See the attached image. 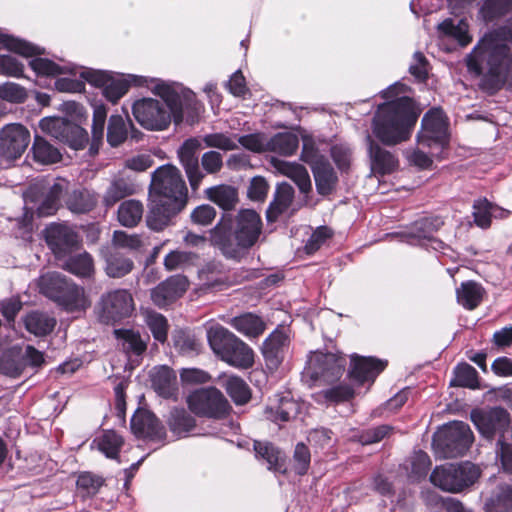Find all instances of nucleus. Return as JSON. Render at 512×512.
<instances>
[{
    "mask_svg": "<svg viewBox=\"0 0 512 512\" xmlns=\"http://www.w3.org/2000/svg\"><path fill=\"white\" fill-rule=\"evenodd\" d=\"M187 404L194 414L215 419L225 417L230 409L227 399L214 387L195 390L188 396Z\"/></svg>",
    "mask_w": 512,
    "mask_h": 512,
    "instance_id": "obj_8",
    "label": "nucleus"
},
{
    "mask_svg": "<svg viewBox=\"0 0 512 512\" xmlns=\"http://www.w3.org/2000/svg\"><path fill=\"white\" fill-rule=\"evenodd\" d=\"M40 127L43 131L61 141L67 140L69 132L73 129L72 125L62 118H45L41 120Z\"/></svg>",
    "mask_w": 512,
    "mask_h": 512,
    "instance_id": "obj_57",
    "label": "nucleus"
},
{
    "mask_svg": "<svg viewBox=\"0 0 512 512\" xmlns=\"http://www.w3.org/2000/svg\"><path fill=\"white\" fill-rule=\"evenodd\" d=\"M131 430L138 438L162 441L166 438V430L160 420L150 411L138 410L131 419Z\"/></svg>",
    "mask_w": 512,
    "mask_h": 512,
    "instance_id": "obj_16",
    "label": "nucleus"
},
{
    "mask_svg": "<svg viewBox=\"0 0 512 512\" xmlns=\"http://www.w3.org/2000/svg\"><path fill=\"white\" fill-rule=\"evenodd\" d=\"M409 477L413 481H418L424 478L431 466V460L427 453L423 451H416L411 456L410 460Z\"/></svg>",
    "mask_w": 512,
    "mask_h": 512,
    "instance_id": "obj_60",
    "label": "nucleus"
},
{
    "mask_svg": "<svg viewBox=\"0 0 512 512\" xmlns=\"http://www.w3.org/2000/svg\"><path fill=\"white\" fill-rule=\"evenodd\" d=\"M294 198V189L288 183H281L277 186L274 199L267 209V219L275 221L280 214L285 212Z\"/></svg>",
    "mask_w": 512,
    "mask_h": 512,
    "instance_id": "obj_34",
    "label": "nucleus"
},
{
    "mask_svg": "<svg viewBox=\"0 0 512 512\" xmlns=\"http://www.w3.org/2000/svg\"><path fill=\"white\" fill-rule=\"evenodd\" d=\"M151 197L167 200V203L185 207L187 203V187L178 168L163 165L152 174Z\"/></svg>",
    "mask_w": 512,
    "mask_h": 512,
    "instance_id": "obj_5",
    "label": "nucleus"
},
{
    "mask_svg": "<svg viewBox=\"0 0 512 512\" xmlns=\"http://www.w3.org/2000/svg\"><path fill=\"white\" fill-rule=\"evenodd\" d=\"M206 336L210 348L220 359L237 337L220 324L209 326L206 330Z\"/></svg>",
    "mask_w": 512,
    "mask_h": 512,
    "instance_id": "obj_29",
    "label": "nucleus"
},
{
    "mask_svg": "<svg viewBox=\"0 0 512 512\" xmlns=\"http://www.w3.org/2000/svg\"><path fill=\"white\" fill-rule=\"evenodd\" d=\"M200 141L196 138H189L178 149L179 160L185 170L190 186L193 190H197L204 173L199 167L197 151L200 149Z\"/></svg>",
    "mask_w": 512,
    "mask_h": 512,
    "instance_id": "obj_15",
    "label": "nucleus"
},
{
    "mask_svg": "<svg viewBox=\"0 0 512 512\" xmlns=\"http://www.w3.org/2000/svg\"><path fill=\"white\" fill-rule=\"evenodd\" d=\"M30 67L37 75L41 76H57L60 74H73L76 75L77 67L71 64L61 66L46 58H34L30 61Z\"/></svg>",
    "mask_w": 512,
    "mask_h": 512,
    "instance_id": "obj_45",
    "label": "nucleus"
},
{
    "mask_svg": "<svg viewBox=\"0 0 512 512\" xmlns=\"http://www.w3.org/2000/svg\"><path fill=\"white\" fill-rule=\"evenodd\" d=\"M497 212L502 214L504 211L485 198L478 199L473 204L474 221L481 228H488L491 224V218L498 216Z\"/></svg>",
    "mask_w": 512,
    "mask_h": 512,
    "instance_id": "obj_51",
    "label": "nucleus"
},
{
    "mask_svg": "<svg viewBox=\"0 0 512 512\" xmlns=\"http://www.w3.org/2000/svg\"><path fill=\"white\" fill-rule=\"evenodd\" d=\"M298 404L290 399L283 397L277 406H268L265 409V415L272 421L287 422L298 413Z\"/></svg>",
    "mask_w": 512,
    "mask_h": 512,
    "instance_id": "obj_49",
    "label": "nucleus"
},
{
    "mask_svg": "<svg viewBox=\"0 0 512 512\" xmlns=\"http://www.w3.org/2000/svg\"><path fill=\"white\" fill-rule=\"evenodd\" d=\"M70 282L58 272H49L40 277L39 289L42 294L57 302Z\"/></svg>",
    "mask_w": 512,
    "mask_h": 512,
    "instance_id": "obj_36",
    "label": "nucleus"
},
{
    "mask_svg": "<svg viewBox=\"0 0 512 512\" xmlns=\"http://www.w3.org/2000/svg\"><path fill=\"white\" fill-rule=\"evenodd\" d=\"M438 30L444 36L457 40L463 47L467 46L472 40L468 32V24L464 20L459 21V23L455 25L453 20L446 19L438 25Z\"/></svg>",
    "mask_w": 512,
    "mask_h": 512,
    "instance_id": "obj_53",
    "label": "nucleus"
},
{
    "mask_svg": "<svg viewBox=\"0 0 512 512\" xmlns=\"http://www.w3.org/2000/svg\"><path fill=\"white\" fill-rule=\"evenodd\" d=\"M157 94L164 103L143 98L137 100L132 107L137 122L148 130H164L171 119L176 125L180 124L186 114L187 121L193 123L202 111V105L197 101L193 91L180 85L162 83L156 86Z\"/></svg>",
    "mask_w": 512,
    "mask_h": 512,
    "instance_id": "obj_1",
    "label": "nucleus"
},
{
    "mask_svg": "<svg viewBox=\"0 0 512 512\" xmlns=\"http://www.w3.org/2000/svg\"><path fill=\"white\" fill-rule=\"evenodd\" d=\"M207 147L217 148L223 151L236 150L238 148L237 136L224 133H211L203 137Z\"/></svg>",
    "mask_w": 512,
    "mask_h": 512,
    "instance_id": "obj_62",
    "label": "nucleus"
},
{
    "mask_svg": "<svg viewBox=\"0 0 512 512\" xmlns=\"http://www.w3.org/2000/svg\"><path fill=\"white\" fill-rule=\"evenodd\" d=\"M127 127L120 115H112L107 129V140L111 146H118L127 138Z\"/></svg>",
    "mask_w": 512,
    "mask_h": 512,
    "instance_id": "obj_59",
    "label": "nucleus"
},
{
    "mask_svg": "<svg viewBox=\"0 0 512 512\" xmlns=\"http://www.w3.org/2000/svg\"><path fill=\"white\" fill-rule=\"evenodd\" d=\"M134 310V301L128 290L117 289L103 294L99 303V318L102 322L114 323L129 317Z\"/></svg>",
    "mask_w": 512,
    "mask_h": 512,
    "instance_id": "obj_10",
    "label": "nucleus"
},
{
    "mask_svg": "<svg viewBox=\"0 0 512 512\" xmlns=\"http://www.w3.org/2000/svg\"><path fill=\"white\" fill-rule=\"evenodd\" d=\"M152 384L155 391L164 398H170L177 391V378L175 372L167 367L161 366L152 374Z\"/></svg>",
    "mask_w": 512,
    "mask_h": 512,
    "instance_id": "obj_32",
    "label": "nucleus"
},
{
    "mask_svg": "<svg viewBox=\"0 0 512 512\" xmlns=\"http://www.w3.org/2000/svg\"><path fill=\"white\" fill-rule=\"evenodd\" d=\"M48 246L57 256L65 254L78 244V235L64 224H51L45 230Z\"/></svg>",
    "mask_w": 512,
    "mask_h": 512,
    "instance_id": "obj_20",
    "label": "nucleus"
},
{
    "mask_svg": "<svg viewBox=\"0 0 512 512\" xmlns=\"http://www.w3.org/2000/svg\"><path fill=\"white\" fill-rule=\"evenodd\" d=\"M167 200H161L151 197V205L146 216L147 226L154 231H162L170 225L172 217L179 213L184 207L177 204L167 203Z\"/></svg>",
    "mask_w": 512,
    "mask_h": 512,
    "instance_id": "obj_19",
    "label": "nucleus"
},
{
    "mask_svg": "<svg viewBox=\"0 0 512 512\" xmlns=\"http://www.w3.org/2000/svg\"><path fill=\"white\" fill-rule=\"evenodd\" d=\"M63 268L79 277H90L94 272V264L91 255L87 252L70 257Z\"/></svg>",
    "mask_w": 512,
    "mask_h": 512,
    "instance_id": "obj_50",
    "label": "nucleus"
},
{
    "mask_svg": "<svg viewBox=\"0 0 512 512\" xmlns=\"http://www.w3.org/2000/svg\"><path fill=\"white\" fill-rule=\"evenodd\" d=\"M187 288V278L182 275H174L151 290V300L156 306L163 308L182 297Z\"/></svg>",
    "mask_w": 512,
    "mask_h": 512,
    "instance_id": "obj_17",
    "label": "nucleus"
},
{
    "mask_svg": "<svg viewBox=\"0 0 512 512\" xmlns=\"http://www.w3.org/2000/svg\"><path fill=\"white\" fill-rule=\"evenodd\" d=\"M262 221L259 214L252 209L240 210L236 216L235 234L242 245L251 248L259 239Z\"/></svg>",
    "mask_w": 512,
    "mask_h": 512,
    "instance_id": "obj_18",
    "label": "nucleus"
},
{
    "mask_svg": "<svg viewBox=\"0 0 512 512\" xmlns=\"http://www.w3.org/2000/svg\"><path fill=\"white\" fill-rule=\"evenodd\" d=\"M200 279L207 289L221 290L228 284L225 266L216 261L207 263L200 271Z\"/></svg>",
    "mask_w": 512,
    "mask_h": 512,
    "instance_id": "obj_31",
    "label": "nucleus"
},
{
    "mask_svg": "<svg viewBox=\"0 0 512 512\" xmlns=\"http://www.w3.org/2000/svg\"><path fill=\"white\" fill-rule=\"evenodd\" d=\"M272 163L277 171L293 180L302 193L307 194L311 191V179L307 169L304 166L295 162H288L277 159H274Z\"/></svg>",
    "mask_w": 512,
    "mask_h": 512,
    "instance_id": "obj_24",
    "label": "nucleus"
},
{
    "mask_svg": "<svg viewBox=\"0 0 512 512\" xmlns=\"http://www.w3.org/2000/svg\"><path fill=\"white\" fill-rule=\"evenodd\" d=\"M386 365V361H382L374 357L351 355L350 375L354 380L361 384L366 381L373 382L385 369Z\"/></svg>",
    "mask_w": 512,
    "mask_h": 512,
    "instance_id": "obj_21",
    "label": "nucleus"
},
{
    "mask_svg": "<svg viewBox=\"0 0 512 512\" xmlns=\"http://www.w3.org/2000/svg\"><path fill=\"white\" fill-rule=\"evenodd\" d=\"M170 432L176 438L190 434L196 426V421L184 408H173L166 419Z\"/></svg>",
    "mask_w": 512,
    "mask_h": 512,
    "instance_id": "obj_28",
    "label": "nucleus"
},
{
    "mask_svg": "<svg viewBox=\"0 0 512 512\" xmlns=\"http://www.w3.org/2000/svg\"><path fill=\"white\" fill-rule=\"evenodd\" d=\"M56 303L71 313L85 311L91 305L84 288L73 282L69 283Z\"/></svg>",
    "mask_w": 512,
    "mask_h": 512,
    "instance_id": "obj_26",
    "label": "nucleus"
},
{
    "mask_svg": "<svg viewBox=\"0 0 512 512\" xmlns=\"http://www.w3.org/2000/svg\"><path fill=\"white\" fill-rule=\"evenodd\" d=\"M136 192L135 185L125 178H118L111 182L103 196V204L112 207L121 199Z\"/></svg>",
    "mask_w": 512,
    "mask_h": 512,
    "instance_id": "obj_44",
    "label": "nucleus"
},
{
    "mask_svg": "<svg viewBox=\"0 0 512 512\" xmlns=\"http://www.w3.org/2000/svg\"><path fill=\"white\" fill-rule=\"evenodd\" d=\"M474 440L467 423L454 421L444 426L433 438V445L444 458H456L465 454Z\"/></svg>",
    "mask_w": 512,
    "mask_h": 512,
    "instance_id": "obj_6",
    "label": "nucleus"
},
{
    "mask_svg": "<svg viewBox=\"0 0 512 512\" xmlns=\"http://www.w3.org/2000/svg\"><path fill=\"white\" fill-rule=\"evenodd\" d=\"M454 379L451 385L476 389L479 387V377L476 369L468 363H461L454 369Z\"/></svg>",
    "mask_w": 512,
    "mask_h": 512,
    "instance_id": "obj_55",
    "label": "nucleus"
},
{
    "mask_svg": "<svg viewBox=\"0 0 512 512\" xmlns=\"http://www.w3.org/2000/svg\"><path fill=\"white\" fill-rule=\"evenodd\" d=\"M104 480L89 472H84L78 476L77 488L84 496H93L102 487Z\"/></svg>",
    "mask_w": 512,
    "mask_h": 512,
    "instance_id": "obj_64",
    "label": "nucleus"
},
{
    "mask_svg": "<svg viewBox=\"0 0 512 512\" xmlns=\"http://www.w3.org/2000/svg\"><path fill=\"white\" fill-rule=\"evenodd\" d=\"M143 212L142 202L136 199L125 200L118 207V221L122 226L133 228L141 221Z\"/></svg>",
    "mask_w": 512,
    "mask_h": 512,
    "instance_id": "obj_41",
    "label": "nucleus"
},
{
    "mask_svg": "<svg viewBox=\"0 0 512 512\" xmlns=\"http://www.w3.org/2000/svg\"><path fill=\"white\" fill-rule=\"evenodd\" d=\"M443 224L444 221L439 216L424 217L413 223L410 235L420 241L427 240L437 244V246H434V248L437 249V247H442L443 243L434 237V233H436Z\"/></svg>",
    "mask_w": 512,
    "mask_h": 512,
    "instance_id": "obj_27",
    "label": "nucleus"
},
{
    "mask_svg": "<svg viewBox=\"0 0 512 512\" xmlns=\"http://www.w3.org/2000/svg\"><path fill=\"white\" fill-rule=\"evenodd\" d=\"M145 320L154 338L161 343L165 342L168 333V323L166 318L160 313L148 311L146 313Z\"/></svg>",
    "mask_w": 512,
    "mask_h": 512,
    "instance_id": "obj_61",
    "label": "nucleus"
},
{
    "mask_svg": "<svg viewBox=\"0 0 512 512\" xmlns=\"http://www.w3.org/2000/svg\"><path fill=\"white\" fill-rule=\"evenodd\" d=\"M407 87L400 83L382 92L387 101L380 104L374 114L372 131L385 145L407 141L420 115L415 101L406 95Z\"/></svg>",
    "mask_w": 512,
    "mask_h": 512,
    "instance_id": "obj_3",
    "label": "nucleus"
},
{
    "mask_svg": "<svg viewBox=\"0 0 512 512\" xmlns=\"http://www.w3.org/2000/svg\"><path fill=\"white\" fill-rule=\"evenodd\" d=\"M66 186L65 181H57L45 191L44 198L37 209L39 216H49L58 210L60 198L66 190Z\"/></svg>",
    "mask_w": 512,
    "mask_h": 512,
    "instance_id": "obj_43",
    "label": "nucleus"
},
{
    "mask_svg": "<svg viewBox=\"0 0 512 512\" xmlns=\"http://www.w3.org/2000/svg\"><path fill=\"white\" fill-rule=\"evenodd\" d=\"M421 131L418 133V145L430 148L432 156L442 154L448 145L447 122L441 109H432L427 112L421 121Z\"/></svg>",
    "mask_w": 512,
    "mask_h": 512,
    "instance_id": "obj_7",
    "label": "nucleus"
},
{
    "mask_svg": "<svg viewBox=\"0 0 512 512\" xmlns=\"http://www.w3.org/2000/svg\"><path fill=\"white\" fill-rule=\"evenodd\" d=\"M312 172L317 192L322 196L331 194L336 187L338 177L329 161L314 166Z\"/></svg>",
    "mask_w": 512,
    "mask_h": 512,
    "instance_id": "obj_33",
    "label": "nucleus"
},
{
    "mask_svg": "<svg viewBox=\"0 0 512 512\" xmlns=\"http://www.w3.org/2000/svg\"><path fill=\"white\" fill-rule=\"evenodd\" d=\"M129 88V83L122 78H115L111 75L109 81L103 88V95L107 100L112 103H116L121 97H123Z\"/></svg>",
    "mask_w": 512,
    "mask_h": 512,
    "instance_id": "obj_63",
    "label": "nucleus"
},
{
    "mask_svg": "<svg viewBox=\"0 0 512 512\" xmlns=\"http://www.w3.org/2000/svg\"><path fill=\"white\" fill-rule=\"evenodd\" d=\"M207 198L224 210L233 209L238 202L237 189L230 185H217L206 189Z\"/></svg>",
    "mask_w": 512,
    "mask_h": 512,
    "instance_id": "obj_37",
    "label": "nucleus"
},
{
    "mask_svg": "<svg viewBox=\"0 0 512 512\" xmlns=\"http://www.w3.org/2000/svg\"><path fill=\"white\" fill-rule=\"evenodd\" d=\"M97 204L96 195L87 189H75L67 194L65 205L74 214H86Z\"/></svg>",
    "mask_w": 512,
    "mask_h": 512,
    "instance_id": "obj_30",
    "label": "nucleus"
},
{
    "mask_svg": "<svg viewBox=\"0 0 512 512\" xmlns=\"http://www.w3.org/2000/svg\"><path fill=\"white\" fill-rule=\"evenodd\" d=\"M24 324L30 333L45 336L54 329L56 320L45 313L35 311L25 317Z\"/></svg>",
    "mask_w": 512,
    "mask_h": 512,
    "instance_id": "obj_47",
    "label": "nucleus"
},
{
    "mask_svg": "<svg viewBox=\"0 0 512 512\" xmlns=\"http://www.w3.org/2000/svg\"><path fill=\"white\" fill-rule=\"evenodd\" d=\"M231 325L244 336L255 338L265 330V324L260 317L252 313H246L231 320Z\"/></svg>",
    "mask_w": 512,
    "mask_h": 512,
    "instance_id": "obj_42",
    "label": "nucleus"
},
{
    "mask_svg": "<svg viewBox=\"0 0 512 512\" xmlns=\"http://www.w3.org/2000/svg\"><path fill=\"white\" fill-rule=\"evenodd\" d=\"M0 49H7L24 57L40 55L43 51L27 41L5 34L0 30Z\"/></svg>",
    "mask_w": 512,
    "mask_h": 512,
    "instance_id": "obj_46",
    "label": "nucleus"
},
{
    "mask_svg": "<svg viewBox=\"0 0 512 512\" xmlns=\"http://www.w3.org/2000/svg\"><path fill=\"white\" fill-rule=\"evenodd\" d=\"M30 142L29 130L20 123H10L0 130V154L7 159L19 158Z\"/></svg>",
    "mask_w": 512,
    "mask_h": 512,
    "instance_id": "obj_14",
    "label": "nucleus"
},
{
    "mask_svg": "<svg viewBox=\"0 0 512 512\" xmlns=\"http://www.w3.org/2000/svg\"><path fill=\"white\" fill-rule=\"evenodd\" d=\"M511 0H484L479 14L486 22H491L509 10Z\"/></svg>",
    "mask_w": 512,
    "mask_h": 512,
    "instance_id": "obj_58",
    "label": "nucleus"
},
{
    "mask_svg": "<svg viewBox=\"0 0 512 512\" xmlns=\"http://www.w3.org/2000/svg\"><path fill=\"white\" fill-rule=\"evenodd\" d=\"M210 241L214 247L218 248L229 259L239 260L248 250L245 245H242L235 231H232L230 220L222 219L210 231Z\"/></svg>",
    "mask_w": 512,
    "mask_h": 512,
    "instance_id": "obj_13",
    "label": "nucleus"
},
{
    "mask_svg": "<svg viewBox=\"0 0 512 512\" xmlns=\"http://www.w3.org/2000/svg\"><path fill=\"white\" fill-rule=\"evenodd\" d=\"M484 290L482 286L474 281L463 282L456 289L457 302L465 309L473 310L482 301Z\"/></svg>",
    "mask_w": 512,
    "mask_h": 512,
    "instance_id": "obj_40",
    "label": "nucleus"
},
{
    "mask_svg": "<svg viewBox=\"0 0 512 512\" xmlns=\"http://www.w3.org/2000/svg\"><path fill=\"white\" fill-rule=\"evenodd\" d=\"M299 145L297 135L290 132L277 133L267 142V150L289 156L295 153Z\"/></svg>",
    "mask_w": 512,
    "mask_h": 512,
    "instance_id": "obj_48",
    "label": "nucleus"
},
{
    "mask_svg": "<svg viewBox=\"0 0 512 512\" xmlns=\"http://www.w3.org/2000/svg\"><path fill=\"white\" fill-rule=\"evenodd\" d=\"M44 362L43 354L33 346H26L25 350L12 349L0 357V373L16 378L28 367H38Z\"/></svg>",
    "mask_w": 512,
    "mask_h": 512,
    "instance_id": "obj_12",
    "label": "nucleus"
},
{
    "mask_svg": "<svg viewBox=\"0 0 512 512\" xmlns=\"http://www.w3.org/2000/svg\"><path fill=\"white\" fill-rule=\"evenodd\" d=\"M481 475L478 465L464 461L436 466L430 474V482L449 493H460L477 482Z\"/></svg>",
    "mask_w": 512,
    "mask_h": 512,
    "instance_id": "obj_4",
    "label": "nucleus"
},
{
    "mask_svg": "<svg viewBox=\"0 0 512 512\" xmlns=\"http://www.w3.org/2000/svg\"><path fill=\"white\" fill-rule=\"evenodd\" d=\"M118 345L128 356H139L146 350V342L136 331L129 329L115 330Z\"/></svg>",
    "mask_w": 512,
    "mask_h": 512,
    "instance_id": "obj_38",
    "label": "nucleus"
},
{
    "mask_svg": "<svg viewBox=\"0 0 512 512\" xmlns=\"http://www.w3.org/2000/svg\"><path fill=\"white\" fill-rule=\"evenodd\" d=\"M367 143L372 172L385 175L397 169L399 162L393 153L381 147L370 135L367 136Z\"/></svg>",
    "mask_w": 512,
    "mask_h": 512,
    "instance_id": "obj_22",
    "label": "nucleus"
},
{
    "mask_svg": "<svg viewBox=\"0 0 512 512\" xmlns=\"http://www.w3.org/2000/svg\"><path fill=\"white\" fill-rule=\"evenodd\" d=\"M96 441L99 450L111 459L117 458L124 444L123 438L113 430L105 431Z\"/></svg>",
    "mask_w": 512,
    "mask_h": 512,
    "instance_id": "obj_56",
    "label": "nucleus"
},
{
    "mask_svg": "<svg viewBox=\"0 0 512 512\" xmlns=\"http://www.w3.org/2000/svg\"><path fill=\"white\" fill-rule=\"evenodd\" d=\"M470 418L479 433L487 439H493L497 434L503 437L510 424L509 412L501 407L474 409Z\"/></svg>",
    "mask_w": 512,
    "mask_h": 512,
    "instance_id": "obj_11",
    "label": "nucleus"
},
{
    "mask_svg": "<svg viewBox=\"0 0 512 512\" xmlns=\"http://www.w3.org/2000/svg\"><path fill=\"white\" fill-rule=\"evenodd\" d=\"M223 386L235 404L243 405L250 400L251 393L246 382L238 376H228Z\"/></svg>",
    "mask_w": 512,
    "mask_h": 512,
    "instance_id": "obj_52",
    "label": "nucleus"
},
{
    "mask_svg": "<svg viewBox=\"0 0 512 512\" xmlns=\"http://www.w3.org/2000/svg\"><path fill=\"white\" fill-rule=\"evenodd\" d=\"M105 260V272L110 278H121L129 274L133 267V261L118 251L103 253Z\"/></svg>",
    "mask_w": 512,
    "mask_h": 512,
    "instance_id": "obj_35",
    "label": "nucleus"
},
{
    "mask_svg": "<svg viewBox=\"0 0 512 512\" xmlns=\"http://www.w3.org/2000/svg\"><path fill=\"white\" fill-rule=\"evenodd\" d=\"M221 360L236 368L248 369L254 364V352L246 343L236 337Z\"/></svg>",
    "mask_w": 512,
    "mask_h": 512,
    "instance_id": "obj_25",
    "label": "nucleus"
},
{
    "mask_svg": "<svg viewBox=\"0 0 512 512\" xmlns=\"http://www.w3.org/2000/svg\"><path fill=\"white\" fill-rule=\"evenodd\" d=\"M467 67L483 75L488 89L498 90L512 80V27L505 25L486 33L469 54Z\"/></svg>",
    "mask_w": 512,
    "mask_h": 512,
    "instance_id": "obj_2",
    "label": "nucleus"
},
{
    "mask_svg": "<svg viewBox=\"0 0 512 512\" xmlns=\"http://www.w3.org/2000/svg\"><path fill=\"white\" fill-rule=\"evenodd\" d=\"M346 358L342 354L313 352L307 361L305 373L314 381L333 383L343 374Z\"/></svg>",
    "mask_w": 512,
    "mask_h": 512,
    "instance_id": "obj_9",
    "label": "nucleus"
},
{
    "mask_svg": "<svg viewBox=\"0 0 512 512\" xmlns=\"http://www.w3.org/2000/svg\"><path fill=\"white\" fill-rule=\"evenodd\" d=\"M289 343V338L283 331L275 330L269 335L262 345V354L269 369L279 367L284 359V350Z\"/></svg>",
    "mask_w": 512,
    "mask_h": 512,
    "instance_id": "obj_23",
    "label": "nucleus"
},
{
    "mask_svg": "<svg viewBox=\"0 0 512 512\" xmlns=\"http://www.w3.org/2000/svg\"><path fill=\"white\" fill-rule=\"evenodd\" d=\"M254 449L256 456L266 461L269 470L278 473L286 472L282 453L271 443L255 442Z\"/></svg>",
    "mask_w": 512,
    "mask_h": 512,
    "instance_id": "obj_39",
    "label": "nucleus"
},
{
    "mask_svg": "<svg viewBox=\"0 0 512 512\" xmlns=\"http://www.w3.org/2000/svg\"><path fill=\"white\" fill-rule=\"evenodd\" d=\"M34 159L42 164H53L61 159V154L44 138L36 135L32 146Z\"/></svg>",
    "mask_w": 512,
    "mask_h": 512,
    "instance_id": "obj_54",
    "label": "nucleus"
}]
</instances>
